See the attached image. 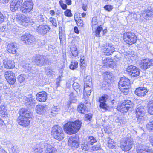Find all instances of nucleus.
<instances>
[{
	"mask_svg": "<svg viewBox=\"0 0 153 153\" xmlns=\"http://www.w3.org/2000/svg\"><path fill=\"white\" fill-rule=\"evenodd\" d=\"M118 84L119 87H125L126 86L129 87L130 84V82L129 79L126 77L124 76L121 77Z\"/></svg>",
	"mask_w": 153,
	"mask_h": 153,
	"instance_id": "412c9836",
	"label": "nucleus"
},
{
	"mask_svg": "<svg viewBox=\"0 0 153 153\" xmlns=\"http://www.w3.org/2000/svg\"><path fill=\"white\" fill-rule=\"evenodd\" d=\"M132 144L131 139L126 136L122 139L120 143V147L123 150L128 151L131 149Z\"/></svg>",
	"mask_w": 153,
	"mask_h": 153,
	"instance_id": "39448f33",
	"label": "nucleus"
},
{
	"mask_svg": "<svg viewBox=\"0 0 153 153\" xmlns=\"http://www.w3.org/2000/svg\"><path fill=\"white\" fill-rule=\"evenodd\" d=\"M82 8L84 11H86L87 10V5L83 4L82 6Z\"/></svg>",
	"mask_w": 153,
	"mask_h": 153,
	"instance_id": "69168bd1",
	"label": "nucleus"
},
{
	"mask_svg": "<svg viewBox=\"0 0 153 153\" xmlns=\"http://www.w3.org/2000/svg\"><path fill=\"white\" fill-rule=\"evenodd\" d=\"M81 124V122L79 120H76L74 122H68L64 125V130L68 134H75L80 129Z\"/></svg>",
	"mask_w": 153,
	"mask_h": 153,
	"instance_id": "f257e3e1",
	"label": "nucleus"
},
{
	"mask_svg": "<svg viewBox=\"0 0 153 153\" xmlns=\"http://www.w3.org/2000/svg\"><path fill=\"white\" fill-rule=\"evenodd\" d=\"M17 45L16 43L9 44L7 47V50L10 53L15 54L16 52Z\"/></svg>",
	"mask_w": 153,
	"mask_h": 153,
	"instance_id": "5701e85b",
	"label": "nucleus"
},
{
	"mask_svg": "<svg viewBox=\"0 0 153 153\" xmlns=\"http://www.w3.org/2000/svg\"><path fill=\"white\" fill-rule=\"evenodd\" d=\"M70 102L71 103H76L77 102V99L75 94L71 93L70 95Z\"/></svg>",
	"mask_w": 153,
	"mask_h": 153,
	"instance_id": "e433bc0d",
	"label": "nucleus"
},
{
	"mask_svg": "<svg viewBox=\"0 0 153 153\" xmlns=\"http://www.w3.org/2000/svg\"><path fill=\"white\" fill-rule=\"evenodd\" d=\"M104 8L108 11H110L113 8V6L110 5H106L104 6Z\"/></svg>",
	"mask_w": 153,
	"mask_h": 153,
	"instance_id": "603ef678",
	"label": "nucleus"
},
{
	"mask_svg": "<svg viewBox=\"0 0 153 153\" xmlns=\"http://www.w3.org/2000/svg\"><path fill=\"white\" fill-rule=\"evenodd\" d=\"M28 118L22 116H19L17 119L18 123L20 125L23 126H28L30 123Z\"/></svg>",
	"mask_w": 153,
	"mask_h": 153,
	"instance_id": "6ab92c4d",
	"label": "nucleus"
},
{
	"mask_svg": "<svg viewBox=\"0 0 153 153\" xmlns=\"http://www.w3.org/2000/svg\"><path fill=\"white\" fill-rule=\"evenodd\" d=\"M84 90L85 91L86 88H90L91 85V79L89 76H87L84 80Z\"/></svg>",
	"mask_w": 153,
	"mask_h": 153,
	"instance_id": "7c9ffc66",
	"label": "nucleus"
},
{
	"mask_svg": "<svg viewBox=\"0 0 153 153\" xmlns=\"http://www.w3.org/2000/svg\"><path fill=\"white\" fill-rule=\"evenodd\" d=\"M148 105L149 113L151 114H153V100L149 102Z\"/></svg>",
	"mask_w": 153,
	"mask_h": 153,
	"instance_id": "c9c22d12",
	"label": "nucleus"
},
{
	"mask_svg": "<svg viewBox=\"0 0 153 153\" xmlns=\"http://www.w3.org/2000/svg\"><path fill=\"white\" fill-rule=\"evenodd\" d=\"M51 22L52 23L53 26H54L55 27H57V24L56 20H52Z\"/></svg>",
	"mask_w": 153,
	"mask_h": 153,
	"instance_id": "052dcab7",
	"label": "nucleus"
},
{
	"mask_svg": "<svg viewBox=\"0 0 153 153\" xmlns=\"http://www.w3.org/2000/svg\"><path fill=\"white\" fill-rule=\"evenodd\" d=\"M120 90L124 95H127L128 94L129 92V87H119Z\"/></svg>",
	"mask_w": 153,
	"mask_h": 153,
	"instance_id": "58836bf2",
	"label": "nucleus"
},
{
	"mask_svg": "<svg viewBox=\"0 0 153 153\" xmlns=\"http://www.w3.org/2000/svg\"><path fill=\"white\" fill-rule=\"evenodd\" d=\"M153 15V9L150 7H148L145 10V13L142 15V16L144 19L148 17H150Z\"/></svg>",
	"mask_w": 153,
	"mask_h": 153,
	"instance_id": "a878e982",
	"label": "nucleus"
},
{
	"mask_svg": "<svg viewBox=\"0 0 153 153\" xmlns=\"http://www.w3.org/2000/svg\"><path fill=\"white\" fill-rule=\"evenodd\" d=\"M84 59L81 58L80 59V65L81 68L82 67V65L84 64Z\"/></svg>",
	"mask_w": 153,
	"mask_h": 153,
	"instance_id": "338daca9",
	"label": "nucleus"
},
{
	"mask_svg": "<svg viewBox=\"0 0 153 153\" xmlns=\"http://www.w3.org/2000/svg\"><path fill=\"white\" fill-rule=\"evenodd\" d=\"M108 98L109 96L108 95H104L99 98V107L103 112H105L109 109V106L106 103Z\"/></svg>",
	"mask_w": 153,
	"mask_h": 153,
	"instance_id": "423d86ee",
	"label": "nucleus"
},
{
	"mask_svg": "<svg viewBox=\"0 0 153 153\" xmlns=\"http://www.w3.org/2000/svg\"><path fill=\"white\" fill-rule=\"evenodd\" d=\"M109 83H107L106 81H104L102 84V89L104 90H105L108 86Z\"/></svg>",
	"mask_w": 153,
	"mask_h": 153,
	"instance_id": "13d9d810",
	"label": "nucleus"
},
{
	"mask_svg": "<svg viewBox=\"0 0 153 153\" xmlns=\"http://www.w3.org/2000/svg\"><path fill=\"white\" fill-rule=\"evenodd\" d=\"M104 79L108 83L111 82L114 79V76L109 72H105L104 74Z\"/></svg>",
	"mask_w": 153,
	"mask_h": 153,
	"instance_id": "393cba45",
	"label": "nucleus"
},
{
	"mask_svg": "<svg viewBox=\"0 0 153 153\" xmlns=\"http://www.w3.org/2000/svg\"><path fill=\"white\" fill-rule=\"evenodd\" d=\"M149 59V62H148L149 67L151 65H153V60L152 59Z\"/></svg>",
	"mask_w": 153,
	"mask_h": 153,
	"instance_id": "774afa93",
	"label": "nucleus"
},
{
	"mask_svg": "<svg viewBox=\"0 0 153 153\" xmlns=\"http://www.w3.org/2000/svg\"><path fill=\"white\" fill-rule=\"evenodd\" d=\"M96 20H92V26L93 27V26L96 25L98 23L97 22Z\"/></svg>",
	"mask_w": 153,
	"mask_h": 153,
	"instance_id": "e2e57ef3",
	"label": "nucleus"
},
{
	"mask_svg": "<svg viewBox=\"0 0 153 153\" xmlns=\"http://www.w3.org/2000/svg\"><path fill=\"white\" fill-rule=\"evenodd\" d=\"M68 145L71 147L77 148L79 145V138L77 135L71 136L68 140Z\"/></svg>",
	"mask_w": 153,
	"mask_h": 153,
	"instance_id": "9b49d317",
	"label": "nucleus"
},
{
	"mask_svg": "<svg viewBox=\"0 0 153 153\" xmlns=\"http://www.w3.org/2000/svg\"><path fill=\"white\" fill-rule=\"evenodd\" d=\"M46 106L45 105H37L36 107V113L39 114H42L47 109Z\"/></svg>",
	"mask_w": 153,
	"mask_h": 153,
	"instance_id": "bb28decb",
	"label": "nucleus"
},
{
	"mask_svg": "<svg viewBox=\"0 0 153 153\" xmlns=\"http://www.w3.org/2000/svg\"><path fill=\"white\" fill-rule=\"evenodd\" d=\"M86 142L88 144L91 145H93L94 143L97 142V140L95 137L91 136L89 137Z\"/></svg>",
	"mask_w": 153,
	"mask_h": 153,
	"instance_id": "f704fd0d",
	"label": "nucleus"
},
{
	"mask_svg": "<svg viewBox=\"0 0 153 153\" xmlns=\"http://www.w3.org/2000/svg\"><path fill=\"white\" fill-rule=\"evenodd\" d=\"M50 30V28L47 25H41L37 27L36 31L38 33L44 36L46 35Z\"/></svg>",
	"mask_w": 153,
	"mask_h": 153,
	"instance_id": "ddd939ff",
	"label": "nucleus"
},
{
	"mask_svg": "<svg viewBox=\"0 0 153 153\" xmlns=\"http://www.w3.org/2000/svg\"><path fill=\"white\" fill-rule=\"evenodd\" d=\"M32 20H17V22L20 25H22L25 27L32 25L31 21Z\"/></svg>",
	"mask_w": 153,
	"mask_h": 153,
	"instance_id": "c756f323",
	"label": "nucleus"
},
{
	"mask_svg": "<svg viewBox=\"0 0 153 153\" xmlns=\"http://www.w3.org/2000/svg\"><path fill=\"white\" fill-rule=\"evenodd\" d=\"M51 133L53 137L59 141L62 140L64 137L62 128L58 125H55L52 128Z\"/></svg>",
	"mask_w": 153,
	"mask_h": 153,
	"instance_id": "f03ea898",
	"label": "nucleus"
},
{
	"mask_svg": "<svg viewBox=\"0 0 153 153\" xmlns=\"http://www.w3.org/2000/svg\"><path fill=\"white\" fill-rule=\"evenodd\" d=\"M71 53H72L73 56L74 57L76 56L78 54L77 50L74 51H72Z\"/></svg>",
	"mask_w": 153,
	"mask_h": 153,
	"instance_id": "680f3d73",
	"label": "nucleus"
},
{
	"mask_svg": "<svg viewBox=\"0 0 153 153\" xmlns=\"http://www.w3.org/2000/svg\"><path fill=\"white\" fill-rule=\"evenodd\" d=\"M76 22L77 23V25L80 27L83 26V24L82 20H75Z\"/></svg>",
	"mask_w": 153,
	"mask_h": 153,
	"instance_id": "864d4df0",
	"label": "nucleus"
},
{
	"mask_svg": "<svg viewBox=\"0 0 153 153\" xmlns=\"http://www.w3.org/2000/svg\"><path fill=\"white\" fill-rule=\"evenodd\" d=\"M47 62V59L46 57L43 56H36L34 59L35 64L38 66H41L46 65Z\"/></svg>",
	"mask_w": 153,
	"mask_h": 153,
	"instance_id": "4468645a",
	"label": "nucleus"
},
{
	"mask_svg": "<svg viewBox=\"0 0 153 153\" xmlns=\"http://www.w3.org/2000/svg\"><path fill=\"white\" fill-rule=\"evenodd\" d=\"M126 71L134 77L138 76L140 74V70L135 66L130 65L126 68Z\"/></svg>",
	"mask_w": 153,
	"mask_h": 153,
	"instance_id": "f8f14e48",
	"label": "nucleus"
},
{
	"mask_svg": "<svg viewBox=\"0 0 153 153\" xmlns=\"http://www.w3.org/2000/svg\"><path fill=\"white\" fill-rule=\"evenodd\" d=\"M44 146L46 149L45 153H56V149L51 145L45 143Z\"/></svg>",
	"mask_w": 153,
	"mask_h": 153,
	"instance_id": "cd10ccee",
	"label": "nucleus"
},
{
	"mask_svg": "<svg viewBox=\"0 0 153 153\" xmlns=\"http://www.w3.org/2000/svg\"><path fill=\"white\" fill-rule=\"evenodd\" d=\"M3 63L4 67L7 69L13 68L15 66L14 62L10 60L5 59L3 60Z\"/></svg>",
	"mask_w": 153,
	"mask_h": 153,
	"instance_id": "b1692460",
	"label": "nucleus"
},
{
	"mask_svg": "<svg viewBox=\"0 0 153 153\" xmlns=\"http://www.w3.org/2000/svg\"><path fill=\"white\" fill-rule=\"evenodd\" d=\"M85 140H84L83 143L81 144V148L82 150L87 151L90 148V145L88 144L87 142H85Z\"/></svg>",
	"mask_w": 153,
	"mask_h": 153,
	"instance_id": "4c0bfd02",
	"label": "nucleus"
},
{
	"mask_svg": "<svg viewBox=\"0 0 153 153\" xmlns=\"http://www.w3.org/2000/svg\"><path fill=\"white\" fill-rule=\"evenodd\" d=\"M146 128L149 131H153V120L147 124Z\"/></svg>",
	"mask_w": 153,
	"mask_h": 153,
	"instance_id": "c03bdc74",
	"label": "nucleus"
},
{
	"mask_svg": "<svg viewBox=\"0 0 153 153\" xmlns=\"http://www.w3.org/2000/svg\"><path fill=\"white\" fill-rule=\"evenodd\" d=\"M21 40L26 45H31L34 43L35 38L30 34H26L21 36Z\"/></svg>",
	"mask_w": 153,
	"mask_h": 153,
	"instance_id": "6e6552de",
	"label": "nucleus"
},
{
	"mask_svg": "<svg viewBox=\"0 0 153 153\" xmlns=\"http://www.w3.org/2000/svg\"><path fill=\"white\" fill-rule=\"evenodd\" d=\"M84 91H85L86 95L87 96H89L91 93V87L90 88H86V90L85 91L84 89V95L85 94V93L84 92Z\"/></svg>",
	"mask_w": 153,
	"mask_h": 153,
	"instance_id": "8fccbe9b",
	"label": "nucleus"
},
{
	"mask_svg": "<svg viewBox=\"0 0 153 153\" xmlns=\"http://www.w3.org/2000/svg\"><path fill=\"white\" fill-rule=\"evenodd\" d=\"M18 81L20 83L24 82L25 79V76L24 74H21L19 75L18 77Z\"/></svg>",
	"mask_w": 153,
	"mask_h": 153,
	"instance_id": "a18cd8bd",
	"label": "nucleus"
},
{
	"mask_svg": "<svg viewBox=\"0 0 153 153\" xmlns=\"http://www.w3.org/2000/svg\"><path fill=\"white\" fill-rule=\"evenodd\" d=\"M103 62L106 66L110 67L113 62L112 59L110 58L106 57L102 59Z\"/></svg>",
	"mask_w": 153,
	"mask_h": 153,
	"instance_id": "72a5a7b5",
	"label": "nucleus"
},
{
	"mask_svg": "<svg viewBox=\"0 0 153 153\" xmlns=\"http://www.w3.org/2000/svg\"><path fill=\"white\" fill-rule=\"evenodd\" d=\"M85 117L87 120H88L90 121L91 120L92 117V114H86L85 115Z\"/></svg>",
	"mask_w": 153,
	"mask_h": 153,
	"instance_id": "bf43d9fd",
	"label": "nucleus"
},
{
	"mask_svg": "<svg viewBox=\"0 0 153 153\" xmlns=\"http://www.w3.org/2000/svg\"><path fill=\"white\" fill-rule=\"evenodd\" d=\"M103 30V28L101 27V25L99 26L97 28L95 31L96 35L97 37H99L100 36V32Z\"/></svg>",
	"mask_w": 153,
	"mask_h": 153,
	"instance_id": "49530a36",
	"label": "nucleus"
},
{
	"mask_svg": "<svg viewBox=\"0 0 153 153\" xmlns=\"http://www.w3.org/2000/svg\"><path fill=\"white\" fill-rule=\"evenodd\" d=\"M33 7V3L32 0H27L24 1L20 8L21 11L24 13L29 12Z\"/></svg>",
	"mask_w": 153,
	"mask_h": 153,
	"instance_id": "0eeeda50",
	"label": "nucleus"
},
{
	"mask_svg": "<svg viewBox=\"0 0 153 153\" xmlns=\"http://www.w3.org/2000/svg\"><path fill=\"white\" fill-rule=\"evenodd\" d=\"M123 39L127 43L130 45L135 43L137 40L136 35L131 32H126L124 33Z\"/></svg>",
	"mask_w": 153,
	"mask_h": 153,
	"instance_id": "20e7f679",
	"label": "nucleus"
},
{
	"mask_svg": "<svg viewBox=\"0 0 153 153\" xmlns=\"http://www.w3.org/2000/svg\"><path fill=\"white\" fill-rule=\"evenodd\" d=\"M137 153H153V151L149 149L148 147H144L142 146L140 149H138L137 151Z\"/></svg>",
	"mask_w": 153,
	"mask_h": 153,
	"instance_id": "2f4dec72",
	"label": "nucleus"
},
{
	"mask_svg": "<svg viewBox=\"0 0 153 153\" xmlns=\"http://www.w3.org/2000/svg\"><path fill=\"white\" fill-rule=\"evenodd\" d=\"M19 114L20 115V116L28 118L31 117L32 115V113L26 108H22L20 109L19 111Z\"/></svg>",
	"mask_w": 153,
	"mask_h": 153,
	"instance_id": "a211bd4d",
	"label": "nucleus"
},
{
	"mask_svg": "<svg viewBox=\"0 0 153 153\" xmlns=\"http://www.w3.org/2000/svg\"><path fill=\"white\" fill-rule=\"evenodd\" d=\"M100 146L99 144H97V145H94L93 147L91 148V150L93 151H97L100 148Z\"/></svg>",
	"mask_w": 153,
	"mask_h": 153,
	"instance_id": "4d7b16f0",
	"label": "nucleus"
},
{
	"mask_svg": "<svg viewBox=\"0 0 153 153\" xmlns=\"http://www.w3.org/2000/svg\"><path fill=\"white\" fill-rule=\"evenodd\" d=\"M59 36L60 40V43L61 44L63 45L65 42V37L64 35H61Z\"/></svg>",
	"mask_w": 153,
	"mask_h": 153,
	"instance_id": "09e8293b",
	"label": "nucleus"
},
{
	"mask_svg": "<svg viewBox=\"0 0 153 153\" xmlns=\"http://www.w3.org/2000/svg\"><path fill=\"white\" fill-rule=\"evenodd\" d=\"M23 0H13L10 5V10L12 12H15L22 5Z\"/></svg>",
	"mask_w": 153,
	"mask_h": 153,
	"instance_id": "dca6fc26",
	"label": "nucleus"
},
{
	"mask_svg": "<svg viewBox=\"0 0 153 153\" xmlns=\"http://www.w3.org/2000/svg\"><path fill=\"white\" fill-rule=\"evenodd\" d=\"M149 91L146 88L143 87H139L136 88L135 91V94L138 97H144Z\"/></svg>",
	"mask_w": 153,
	"mask_h": 153,
	"instance_id": "2eb2a0df",
	"label": "nucleus"
},
{
	"mask_svg": "<svg viewBox=\"0 0 153 153\" xmlns=\"http://www.w3.org/2000/svg\"><path fill=\"white\" fill-rule=\"evenodd\" d=\"M134 104L132 102L129 100L125 101L122 103H119L117 109L122 113H126L128 110H132Z\"/></svg>",
	"mask_w": 153,
	"mask_h": 153,
	"instance_id": "7ed1b4c3",
	"label": "nucleus"
},
{
	"mask_svg": "<svg viewBox=\"0 0 153 153\" xmlns=\"http://www.w3.org/2000/svg\"><path fill=\"white\" fill-rule=\"evenodd\" d=\"M85 105L83 104H80L78 107V111L83 114H85L87 111Z\"/></svg>",
	"mask_w": 153,
	"mask_h": 153,
	"instance_id": "473e14b6",
	"label": "nucleus"
},
{
	"mask_svg": "<svg viewBox=\"0 0 153 153\" xmlns=\"http://www.w3.org/2000/svg\"><path fill=\"white\" fill-rule=\"evenodd\" d=\"M4 76L9 84L13 85L16 81L15 74L10 71H6L4 73Z\"/></svg>",
	"mask_w": 153,
	"mask_h": 153,
	"instance_id": "9d476101",
	"label": "nucleus"
},
{
	"mask_svg": "<svg viewBox=\"0 0 153 153\" xmlns=\"http://www.w3.org/2000/svg\"><path fill=\"white\" fill-rule=\"evenodd\" d=\"M145 113L146 111L143 106H140L137 107L136 110V114L138 122L139 123L143 120Z\"/></svg>",
	"mask_w": 153,
	"mask_h": 153,
	"instance_id": "1a4fd4ad",
	"label": "nucleus"
},
{
	"mask_svg": "<svg viewBox=\"0 0 153 153\" xmlns=\"http://www.w3.org/2000/svg\"><path fill=\"white\" fill-rule=\"evenodd\" d=\"M23 101L26 104L29 105L32 107H34L36 103V101L31 96L28 97L25 96L23 98Z\"/></svg>",
	"mask_w": 153,
	"mask_h": 153,
	"instance_id": "f3484780",
	"label": "nucleus"
},
{
	"mask_svg": "<svg viewBox=\"0 0 153 153\" xmlns=\"http://www.w3.org/2000/svg\"><path fill=\"white\" fill-rule=\"evenodd\" d=\"M78 62H72L69 66V67L71 69L74 70L76 68L78 67Z\"/></svg>",
	"mask_w": 153,
	"mask_h": 153,
	"instance_id": "37998d69",
	"label": "nucleus"
},
{
	"mask_svg": "<svg viewBox=\"0 0 153 153\" xmlns=\"http://www.w3.org/2000/svg\"><path fill=\"white\" fill-rule=\"evenodd\" d=\"M70 11V10L67 9L64 12L65 15L67 16H68V14H69Z\"/></svg>",
	"mask_w": 153,
	"mask_h": 153,
	"instance_id": "0e129e2a",
	"label": "nucleus"
},
{
	"mask_svg": "<svg viewBox=\"0 0 153 153\" xmlns=\"http://www.w3.org/2000/svg\"><path fill=\"white\" fill-rule=\"evenodd\" d=\"M59 4L61 8L63 10H65L67 8V6L66 4L63 3V1L62 0L59 1Z\"/></svg>",
	"mask_w": 153,
	"mask_h": 153,
	"instance_id": "3c124183",
	"label": "nucleus"
},
{
	"mask_svg": "<svg viewBox=\"0 0 153 153\" xmlns=\"http://www.w3.org/2000/svg\"><path fill=\"white\" fill-rule=\"evenodd\" d=\"M11 150L13 153H19L20 151L19 148L16 146H14L12 147Z\"/></svg>",
	"mask_w": 153,
	"mask_h": 153,
	"instance_id": "de8ad7c7",
	"label": "nucleus"
},
{
	"mask_svg": "<svg viewBox=\"0 0 153 153\" xmlns=\"http://www.w3.org/2000/svg\"><path fill=\"white\" fill-rule=\"evenodd\" d=\"M104 49V50L106 51V52H104V54L106 55H109L111 54V53L115 51L114 46L111 44H107Z\"/></svg>",
	"mask_w": 153,
	"mask_h": 153,
	"instance_id": "aec40b11",
	"label": "nucleus"
},
{
	"mask_svg": "<svg viewBox=\"0 0 153 153\" xmlns=\"http://www.w3.org/2000/svg\"><path fill=\"white\" fill-rule=\"evenodd\" d=\"M7 112V109L4 105H1L0 106V114L2 115H5Z\"/></svg>",
	"mask_w": 153,
	"mask_h": 153,
	"instance_id": "79ce46f5",
	"label": "nucleus"
},
{
	"mask_svg": "<svg viewBox=\"0 0 153 153\" xmlns=\"http://www.w3.org/2000/svg\"><path fill=\"white\" fill-rule=\"evenodd\" d=\"M149 62L148 59H143L140 64L141 68L143 70H146L149 68L150 67L148 62Z\"/></svg>",
	"mask_w": 153,
	"mask_h": 153,
	"instance_id": "c85d7f7f",
	"label": "nucleus"
},
{
	"mask_svg": "<svg viewBox=\"0 0 153 153\" xmlns=\"http://www.w3.org/2000/svg\"><path fill=\"white\" fill-rule=\"evenodd\" d=\"M37 100L40 102H45L47 100V94L45 91L38 93L36 96Z\"/></svg>",
	"mask_w": 153,
	"mask_h": 153,
	"instance_id": "4be33fe9",
	"label": "nucleus"
},
{
	"mask_svg": "<svg viewBox=\"0 0 153 153\" xmlns=\"http://www.w3.org/2000/svg\"><path fill=\"white\" fill-rule=\"evenodd\" d=\"M59 108L54 106L51 109V113L56 114L57 112L59 111Z\"/></svg>",
	"mask_w": 153,
	"mask_h": 153,
	"instance_id": "6e6d98bb",
	"label": "nucleus"
},
{
	"mask_svg": "<svg viewBox=\"0 0 153 153\" xmlns=\"http://www.w3.org/2000/svg\"><path fill=\"white\" fill-rule=\"evenodd\" d=\"M72 86L74 89L76 91L77 93L78 92V91L80 92L81 88L79 89L80 88L79 84L77 82H74Z\"/></svg>",
	"mask_w": 153,
	"mask_h": 153,
	"instance_id": "ea45409f",
	"label": "nucleus"
},
{
	"mask_svg": "<svg viewBox=\"0 0 153 153\" xmlns=\"http://www.w3.org/2000/svg\"><path fill=\"white\" fill-rule=\"evenodd\" d=\"M45 73L46 74L49 76H51L54 75L55 72L49 68L46 69Z\"/></svg>",
	"mask_w": 153,
	"mask_h": 153,
	"instance_id": "a19ab883",
	"label": "nucleus"
},
{
	"mask_svg": "<svg viewBox=\"0 0 153 153\" xmlns=\"http://www.w3.org/2000/svg\"><path fill=\"white\" fill-rule=\"evenodd\" d=\"M33 150H34V153H42L43 152L42 149L40 148H36L34 149H33Z\"/></svg>",
	"mask_w": 153,
	"mask_h": 153,
	"instance_id": "5fc2aeb1",
	"label": "nucleus"
}]
</instances>
